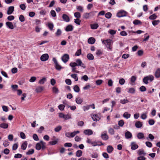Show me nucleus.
Returning a JSON list of instances; mask_svg holds the SVG:
<instances>
[{
    "mask_svg": "<svg viewBox=\"0 0 160 160\" xmlns=\"http://www.w3.org/2000/svg\"><path fill=\"white\" fill-rule=\"evenodd\" d=\"M91 28L92 29H96L98 27V25L97 24H93L91 25Z\"/></svg>",
    "mask_w": 160,
    "mask_h": 160,
    "instance_id": "33",
    "label": "nucleus"
},
{
    "mask_svg": "<svg viewBox=\"0 0 160 160\" xmlns=\"http://www.w3.org/2000/svg\"><path fill=\"white\" fill-rule=\"evenodd\" d=\"M74 16L77 18H79L81 17V15L80 12H75L74 13Z\"/></svg>",
    "mask_w": 160,
    "mask_h": 160,
    "instance_id": "37",
    "label": "nucleus"
},
{
    "mask_svg": "<svg viewBox=\"0 0 160 160\" xmlns=\"http://www.w3.org/2000/svg\"><path fill=\"white\" fill-rule=\"evenodd\" d=\"M118 125L120 127H122L124 124V122L123 120H121L118 122Z\"/></svg>",
    "mask_w": 160,
    "mask_h": 160,
    "instance_id": "57",
    "label": "nucleus"
},
{
    "mask_svg": "<svg viewBox=\"0 0 160 160\" xmlns=\"http://www.w3.org/2000/svg\"><path fill=\"white\" fill-rule=\"evenodd\" d=\"M87 58L89 60H92L94 58L93 55L91 53H89L87 54Z\"/></svg>",
    "mask_w": 160,
    "mask_h": 160,
    "instance_id": "32",
    "label": "nucleus"
},
{
    "mask_svg": "<svg viewBox=\"0 0 160 160\" xmlns=\"http://www.w3.org/2000/svg\"><path fill=\"white\" fill-rule=\"evenodd\" d=\"M83 18L85 19H89L90 17L89 13L85 12L84 13L82 16Z\"/></svg>",
    "mask_w": 160,
    "mask_h": 160,
    "instance_id": "23",
    "label": "nucleus"
},
{
    "mask_svg": "<svg viewBox=\"0 0 160 160\" xmlns=\"http://www.w3.org/2000/svg\"><path fill=\"white\" fill-rule=\"evenodd\" d=\"M45 147V143L42 141H41L39 143H37L36 146V149L38 150H40L41 148L44 149Z\"/></svg>",
    "mask_w": 160,
    "mask_h": 160,
    "instance_id": "2",
    "label": "nucleus"
},
{
    "mask_svg": "<svg viewBox=\"0 0 160 160\" xmlns=\"http://www.w3.org/2000/svg\"><path fill=\"white\" fill-rule=\"evenodd\" d=\"M101 137L103 140H108L109 138L106 132H104L102 133L101 135Z\"/></svg>",
    "mask_w": 160,
    "mask_h": 160,
    "instance_id": "8",
    "label": "nucleus"
},
{
    "mask_svg": "<svg viewBox=\"0 0 160 160\" xmlns=\"http://www.w3.org/2000/svg\"><path fill=\"white\" fill-rule=\"evenodd\" d=\"M0 127L6 129L8 127V124L7 123H3L0 124Z\"/></svg>",
    "mask_w": 160,
    "mask_h": 160,
    "instance_id": "27",
    "label": "nucleus"
},
{
    "mask_svg": "<svg viewBox=\"0 0 160 160\" xmlns=\"http://www.w3.org/2000/svg\"><path fill=\"white\" fill-rule=\"evenodd\" d=\"M65 108V106L62 104H61L59 105L58 108L61 111L64 110Z\"/></svg>",
    "mask_w": 160,
    "mask_h": 160,
    "instance_id": "56",
    "label": "nucleus"
},
{
    "mask_svg": "<svg viewBox=\"0 0 160 160\" xmlns=\"http://www.w3.org/2000/svg\"><path fill=\"white\" fill-rule=\"evenodd\" d=\"M96 41L95 39L93 37H91L88 38V43L91 44H94Z\"/></svg>",
    "mask_w": 160,
    "mask_h": 160,
    "instance_id": "14",
    "label": "nucleus"
},
{
    "mask_svg": "<svg viewBox=\"0 0 160 160\" xmlns=\"http://www.w3.org/2000/svg\"><path fill=\"white\" fill-rule=\"evenodd\" d=\"M76 63L77 66H80L83 68H86V66H85L84 63L82 62L81 60L79 59H78L76 60Z\"/></svg>",
    "mask_w": 160,
    "mask_h": 160,
    "instance_id": "5",
    "label": "nucleus"
},
{
    "mask_svg": "<svg viewBox=\"0 0 160 160\" xmlns=\"http://www.w3.org/2000/svg\"><path fill=\"white\" fill-rule=\"evenodd\" d=\"M81 54V50L80 49H78L77 51L75 53V55L79 56Z\"/></svg>",
    "mask_w": 160,
    "mask_h": 160,
    "instance_id": "51",
    "label": "nucleus"
},
{
    "mask_svg": "<svg viewBox=\"0 0 160 160\" xmlns=\"http://www.w3.org/2000/svg\"><path fill=\"white\" fill-rule=\"evenodd\" d=\"M135 89L133 88H131L129 89L128 92L131 93H134L135 92Z\"/></svg>",
    "mask_w": 160,
    "mask_h": 160,
    "instance_id": "54",
    "label": "nucleus"
},
{
    "mask_svg": "<svg viewBox=\"0 0 160 160\" xmlns=\"http://www.w3.org/2000/svg\"><path fill=\"white\" fill-rule=\"evenodd\" d=\"M79 133V131H74L73 132H72L70 133V136L71 137H73L75 136V135Z\"/></svg>",
    "mask_w": 160,
    "mask_h": 160,
    "instance_id": "36",
    "label": "nucleus"
},
{
    "mask_svg": "<svg viewBox=\"0 0 160 160\" xmlns=\"http://www.w3.org/2000/svg\"><path fill=\"white\" fill-rule=\"evenodd\" d=\"M97 12V11H92L90 12H89V14L90 17V18H92L95 15V14Z\"/></svg>",
    "mask_w": 160,
    "mask_h": 160,
    "instance_id": "38",
    "label": "nucleus"
},
{
    "mask_svg": "<svg viewBox=\"0 0 160 160\" xmlns=\"http://www.w3.org/2000/svg\"><path fill=\"white\" fill-rule=\"evenodd\" d=\"M92 119L95 121H98L100 119L99 117L96 114H93L92 116Z\"/></svg>",
    "mask_w": 160,
    "mask_h": 160,
    "instance_id": "20",
    "label": "nucleus"
},
{
    "mask_svg": "<svg viewBox=\"0 0 160 160\" xmlns=\"http://www.w3.org/2000/svg\"><path fill=\"white\" fill-rule=\"evenodd\" d=\"M6 24L9 28L11 29H12L14 28L12 22H7L6 23Z\"/></svg>",
    "mask_w": 160,
    "mask_h": 160,
    "instance_id": "15",
    "label": "nucleus"
},
{
    "mask_svg": "<svg viewBox=\"0 0 160 160\" xmlns=\"http://www.w3.org/2000/svg\"><path fill=\"white\" fill-rule=\"evenodd\" d=\"M87 142L93 146H95L98 145L96 142L92 141L91 140L88 138H87Z\"/></svg>",
    "mask_w": 160,
    "mask_h": 160,
    "instance_id": "11",
    "label": "nucleus"
},
{
    "mask_svg": "<svg viewBox=\"0 0 160 160\" xmlns=\"http://www.w3.org/2000/svg\"><path fill=\"white\" fill-rule=\"evenodd\" d=\"M14 10V7L13 6L9 7L8 9L7 14L8 15L11 14Z\"/></svg>",
    "mask_w": 160,
    "mask_h": 160,
    "instance_id": "13",
    "label": "nucleus"
},
{
    "mask_svg": "<svg viewBox=\"0 0 160 160\" xmlns=\"http://www.w3.org/2000/svg\"><path fill=\"white\" fill-rule=\"evenodd\" d=\"M155 76L156 78H159L160 77V69L158 68L155 71Z\"/></svg>",
    "mask_w": 160,
    "mask_h": 160,
    "instance_id": "17",
    "label": "nucleus"
},
{
    "mask_svg": "<svg viewBox=\"0 0 160 160\" xmlns=\"http://www.w3.org/2000/svg\"><path fill=\"white\" fill-rule=\"evenodd\" d=\"M136 79V77L135 76H132L131 78V81L132 82H134Z\"/></svg>",
    "mask_w": 160,
    "mask_h": 160,
    "instance_id": "62",
    "label": "nucleus"
},
{
    "mask_svg": "<svg viewBox=\"0 0 160 160\" xmlns=\"http://www.w3.org/2000/svg\"><path fill=\"white\" fill-rule=\"evenodd\" d=\"M137 136L139 139H142L144 138V135L142 133L139 132Z\"/></svg>",
    "mask_w": 160,
    "mask_h": 160,
    "instance_id": "29",
    "label": "nucleus"
},
{
    "mask_svg": "<svg viewBox=\"0 0 160 160\" xmlns=\"http://www.w3.org/2000/svg\"><path fill=\"white\" fill-rule=\"evenodd\" d=\"M125 80L123 78H121L119 80V83L121 85H123L125 83Z\"/></svg>",
    "mask_w": 160,
    "mask_h": 160,
    "instance_id": "60",
    "label": "nucleus"
},
{
    "mask_svg": "<svg viewBox=\"0 0 160 160\" xmlns=\"http://www.w3.org/2000/svg\"><path fill=\"white\" fill-rule=\"evenodd\" d=\"M102 43L104 44L107 48L110 50H112V47H110V45L112 43V41L110 39H108L106 40H103L102 41Z\"/></svg>",
    "mask_w": 160,
    "mask_h": 160,
    "instance_id": "1",
    "label": "nucleus"
},
{
    "mask_svg": "<svg viewBox=\"0 0 160 160\" xmlns=\"http://www.w3.org/2000/svg\"><path fill=\"white\" fill-rule=\"evenodd\" d=\"M50 13L52 17H54L56 16V13L54 10H52L51 11Z\"/></svg>",
    "mask_w": 160,
    "mask_h": 160,
    "instance_id": "52",
    "label": "nucleus"
},
{
    "mask_svg": "<svg viewBox=\"0 0 160 160\" xmlns=\"http://www.w3.org/2000/svg\"><path fill=\"white\" fill-rule=\"evenodd\" d=\"M128 102L129 101L127 99H122L120 100V102L122 104H125Z\"/></svg>",
    "mask_w": 160,
    "mask_h": 160,
    "instance_id": "44",
    "label": "nucleus"
},
{
    "mask_svg": "<svg viewBox=\"0 0 160 160\" xmlns=\"http://www.w3.org/2000/svg\"><path fill=\"white\" fill-rule=\"evenodd\" d=\"M46 81V79L45 77H43L42 79H40L38 82V83L40 84H43Z\"/></svg>",
    "mask_w": 160,
    "mask_h": 160,
    "instance_id": "28",
    "label": "nucleus"
},
{
    "mask_svg": "<svg viewBox=\"0 0 160 160\" xmlns=\"http://www.w3.org/2000/svg\"><path fill=\"white\" fill-rule=\"evenodd\" d=\"M107 150L108 153H110L113 150V148L111 146L109 145L107 147Z\"/></svg>",
    "mask_w": 160,
    "mask_h": 160,
    "instance_id": "25",
    "label": "nucleus"
},
{
    "mask_svg": "<svg viewBox=\"0 0 160 160\" xmlns=\"http://www.w3.org/2000/svg\"><path fill=\"white\" fill-rule=\"evenodd\" d=\"M142 125V124L140 121H137L135 124V126L137 128H141Z\"/></svg>",
    "mask_w": 160,
    "mask_h": 160,
    "instance_id": "18",
    "label": "nucleus"
},
{
    "mask_svg": "<svg viewBox=\"0 0 160 160\" xmlns=\"http://www.w3.org/2000/svg\"><path fill=\"white\" fill-rule=\"evenodd\" d=\"M146 158L144 156H140L137 158L138 160H145Z\"/></svg>",
    "mask_w": 160,
    "mask_h": 160,
    "instance_id": "64",
    "label": "nucleus"
},
{
    "mask_svg": "<svg viewBox=\"0 0 160 160\" xmlns=\"http://www.w3.org/2000/svg\"><path fill=\"white\" fill-rule=\"evenodd\" d=\"M160 22L159 20H154L152 22V24L154 26L158 25Z\"/></svg>",
    "mask_w": 160,
    "mask_h": 160,
    "instance_id": "49",
    "label": "nucleus"
},
{
    "mask_svg": "<svg viewBox=\"0 0 160 160\" xmlns=\"http://www.w3.org/2000/svg\"><path fill=\"white\" fill-rule=\"evenodd\" d=\"M154 76L151 75L144 77L143 79V81L145 84H148V80L152 82L154 80Z\"/></svg>",
    "mask_w": 160,
    "mask_h": 160,
    "instance_id": "3",
    "label": "nucleus"
},
{
    "mask_svg": "<svg viewBox=\"0 0 160 160\" xmlns=\"http://www.w3.org/2000/svg\"><path fill=\"white\" fill-rule=\"evenodd\" d=\"M62 18L63 20L66 22H68L70 21L69 17L66 14H63L62 15Z\"/></svg>",
    "mask_w": 160,
    "mask_h": 160,
    "instance_id": "12",
    "label": "nucleus"
},
{
    "mask_svg": "<svg viewBox=\"0 0 160 160\" xmlns=\"http://www.w3.org/2000/svg\"><path fill=\"white\" fill-rule=\"evenodd\" d=\"M34 150L33 149H31L26 153L27 155H30L32 154L34 152Z\"/></svg>",
    "mask_w": 160,
    "mask_h": 160,
    "instance_id": "45",
    "label": "nucleus"
},
{
    "mask_svg": "<svg viewBox=\"0 0 160 160\" xmlns=\"http://www.w3.org/2000/svg\"><path fill=\"white\" fill-rule=\"evenodd\" d=\"M71 77L75 79V81H77L78 80L77 75L76 74H72L71 75Z\"/></svg>",
    "mask_w": 160,
    "mask_h": 160,
    "instance_id": "41",
    "label": "nucleus"
},
{
    "mask_svg": "<svg viewBox=\"0 0 160 160\" xmlns=\"http://www.w3.org/2000/svg\"><path fill=\"white\" fill-rule=\"evenodd\" d=\"M125 138L126 139H129L132 138V133L129 131H127L125 133Z\"/></svg>",
    "mask_w": 160,
    "mask_h": 160,
    "instance_id": "16",
    "label": "nucleus"
},
{
    "mask_svg": "<svg viewBox=\"0 0 160 160\" xmlns=\"http://www.w3.org/2000/svg\"><path fill=\"white\" fill-rule=\"evenodd\" d=\"M157 17V16L155 15V14H154L151 15L149 17V18L151 20H154Z\"/></svg>",
    "mask_w": 160,
    "mask_h": 160,
    "instance_id": "46",
    "label": "nucleus"
},
{
    "mask_svg": "<svg viewBox=\"0 0 160 160\" xmlns=\"http://www.w3.org/2000/svg\"><path fill=\"white\" fill-rule=\"evenodd\" d=\"M82 152L81 150H78L76 152V156L77 157H79L82 156Z\"/></svg>",
    "mask_w": 160,
    "mask_h": 160,
    "instance_id": "31",
    "label": "nucleus"
},
{
    "mask_svg": "<svg viewBox=\"0 0 160 160\" xmlns=\"http://www.w3.org/2000/svg\"><path fill=\"white\" fill-rule=\"evenodd\" d=\"M60 118H63L65 120L71 118V116L69 114L65 115L62 113H60L59 114Z\"/></svg>",
    "mask_w": 160,
    "mask_h": 160,
    "instance_id": "4",
    "label": "nucleus"
},
{
    "mask_svg": "<svg viewBox=\"0 0 160 160\" xmlns=\"http://www.w3.org/2000/svg\"><path fill=\"white\" fill-rule=\"evenodd\" d=\"M62 128L61 126H58L55 128L54 130L56 132H58Z\"/></svg>",
    "mask_w": 160,
    "mask_h": 160,
    "instance_id": "43",
    "label": "nucleus"
},
{
    "mask_svg": "<svg viewBox=\"0 0 160 160\" xmlns=\"http://www.w3.org/2000/svg\"><path fill=\"white\" fill-rule=\"evenodd\" d=\"M131 149L132 150H135L137 149L138 146V145L136 144L135 142H132L131 143Z\"/></svg>",
    "mask_w": 160,
    "mask_h": 160,
    "instance_id": "10",
    "label": "nucleus"
},
{
    "mask_svg": "<svg viewBox=\"0 0 160 160\" xmlns=\"http://www.w3.org/2000/svg\"><path fill=\"white\" fill-rule=\"evenodd\" d=\"M75 101L78 104H80L82 102L83 99L80 97H78L76 98Z\"/></svg>",
    "mask_w": 160,
    "mask_h": 160,
    "instance_id": "22",
    "label": "nucleus"
},
{
    "mask_svg": "<svg viewBox=\"0 0 160 160\" xmlns=\"http://www.w3.org/2000/svg\"><path fill=\"white\" fill-rule=\"evenodd\" d=\"M108 132L109 133L112 135H113L114 133V131L113 129L110 128L108 130Z\"/></svg>",
    "mask_w": 160,
    "mask_h": 160,
    "instance_id": "58",
    "label": "nucleus"
},
{
    "mask_svg": "<svg viewBox=\"0 0 160 160\" xmlns=\"http://www.w3.org/2000/svg\"><path fill=\"white\" fill-rule=\"evenodd\" d=\"M76 8L78 10L81 12H82L83 11V8L81 6H78Z\"/></svg>",
    "mask_w": 160,
    "mask_h": 160,
    "instance_id": "50",
    "label": "nucleus"
},
{
    "mask_svg": "<svg viewBox=\"0 0 160 160\" xmlns=\"http://www.w3.org/2000/svg\"><path fill=\"white\" fill-rule=\"evenodd\" d=\"M138 153L139 155H145L146 154V153L144 152V151L142 149H140L138 151Z\"/></svg>",
    "mask_w": 160,
    "mask_h": 160,
    "instance_id": "26",
    "label": "nucleus"
},
{
    "mask_svg": "<svg viewBox=\"0 0 160 160\" xmlns=\"http://www.w3.org/2000/svg\"><path fill=\"white\" fill-rule=\"evenodd\" d=\"M33 139L35 141H38L39 140L38 137L37 135L36 134H34L33 136Z\"/></svg>",
    "mask_w": 160,
    "mask_h": 160,
    "instance_id": "61",
    "label": "nucleus"
},
{
    "mask_svg": "<svg viewBox=\"0 0 160 160\" xmlns=\"http://www.w3.org/2000/svg\"><path fill=\"white\" fill-rule=\"evenodd\" d=\"M55 67L56 69L58 70H60L62 68L61 66L58 64V63L55 64Z\"/></svg>",
    "mask_w": 160,
    "mask_h": 160,
    "instance_id": "40",
    "label": "nucleus"
},
{
    "mask_svg": "<svg viewBox=\"0 0 160 160\" xmlns=\"http://www.w3.org/2000/svg\"><path fill=\"white\" fill-rule=\"evenodd\" d=\"M84 133L86 135H89L92 134V131L90 129L86 130L84 131Z\"/></svg>",
    "mask_w": 160,
    "mask_h": 160,
    "instance_id": "21",
    "label": "nucleus"
},
{
    "mask_svg": "<svg viewBox=\"0 0 160 160\" xmlns=\"http://www.w3.org/2000/svg\"><path fill=\"white\" fill-rule=\"evenodd\" d=\"M43 89L44 88L42 86L38 87L36 88L35 91L37 92H40L43 91Z\"/></svg>",
    "mask_w": 160,
    "mask_h": 160,
    "instance_id": "24",
    "label": "nucleus"
},
{
    "mask_svg": "<svg viewBox=\"0 0 160 160\" xmlns=\"http://www.w3.org/2000/svg\"><path fill=\"white\" fill-rule=\"evenodd\" d=\"M19 19L22 22H24L25 20V18L23 15H21L19 16Z\"/></svg>",
    "mask_w": 160,
    "mask_h": 160,
    "instance_id": "53",
    "label": "nucleus"
},
{
    "mask_svg": "<svg viewBox=\"0 0 160 160\" xmlns=\"http://www.w3.org/2000/svg\"><path fill=\"white\" fill-rule=\"evenodd\" d=\"M73 29V26L71 25H69L67 26L65 30L67 32H69L72 31Z\"/></svg>",
    "mask_w": 160,
    "mask_h": 160,
    "instance_id": "19",
    "label": "nucleus"
},
{
    "mask_svg": "<svg viewBox=\"0 0 160 160\" xmlns=\"http://www.w3.org/2000/svg\"><path fill=\"white\" fill-rule=\"evenodd\" d=\"M69 59V56L67 54H64L62 57V60L64 63H66L67 62Z\"/></svg>",
    "mask_w": 160,
    "mask_h": 160,
    "instance_id": "6",
    "label": "nucleus"
},
{
    "mask_svg": "<svg viewBox=\"0 0 160 160\" xmlns=\"http://www.w3.org/2000/svg\"><path fill=\"white\" fill-rule=\"evenodd\" d=\"M111 16L112 14L110 12H108L105 15V17L109 19L111 18Z\"/></svg>",
    "mask_w": 160,
    "mask_h": 160,
    "instance_id": "39",
    "label": "nucleus"
},
{
    "mask_svg": "<svg viewBox=\"0 0 160 160\" xmlns=\"http://www.w3.org/2000/svg\"><path fill=\"white\" fill-rule=\"evenodd\" d=\"M133 23L135 25H138L139 24H141V22L140 21L138 20H135L133 22Z\"/></svg>",
    "mask_w": 160,
    "mask_h": 160,
    "instance_id": "42",
    "label": "nucleus"
},
{
    "mask_svg": "<svg viewBox=\"0 0 160 160\" xmlns=\"http://www.w3.org/2000/svg\"><path fill=\"white\" fill-rule=\"evenodd\" d=\"M73 89L75 92H78L80 91V88L77 85H75L73 88Z\"/></svg>",
    "mask_w": 160,
    "mask_h": 160,
    "instance_id": "34",
    "label": "nucleus"
},
{
    "mask_svg": "<svg viewBox=\"0 0 160 160\" xmlns=\"http://www.w3.org/2000/svg\"><path fill=\"white\" fill-rule=\"evenodd\" d=\"M27 146V142H24L21 145V148L23 150H25Z\"/></svg>",
    "mask_w": 160,
    "mask_h": 160,
    "instance_id": "35",
    "label": "nucleus"
},
{
    "mask_svg": "<svg viewBox=\"0 0 160 160\" xmlns=\"http://www.w3.org/2000/svg\"><path fill=\"white\" fill-rule=\"evenodd\" d=\"M103 81L102 80H98L96 81V84L98 85H100L102 82Z\"/></svg>",
    "mask_w": 160,
    "mask_h": 160,
    "instance_id": "59",
    "label": "nucleus"
},
{
    "mask_svg": "<svg viewBox=\"0 0 160 160\" xmlns=\"http://www.w3.org/2000/svg\"><path fill=\"white\" fill-rule=\"evenodd\" d=\"M48 26L49 28L51 30H52L53 29L54 26H53V25L52 23H48Z\"/></svg>",
    "mask_w": 160,
    "mask_h": 160,
    "instance_id": "63",
    "label": "nucleus"
},
{
    "mask_svg": "<svg viewBox=\"0 0 160 160\" xmlns=\"http://www.w3.org/2000/svg\"><path fill=\"white\" fill-rule=\"evenodd\" d=\"M131 114H129L128 112H125L123 114V117L126 119H128L130 118Z\"/></svg>",
    "mask_w": 160,
    "mask_h": 160,
    "instance_id": "30",
    "label": "nucleus"
},
{
    "mask_svg": "<svg viewBox=\"0 0 160 160\" xmlns=\"http://www.w3.org/2000/svg\"><path fill=\"white\" fill-rule=\"evenodd\" d=\"M126 12L124 11H120L117 13V16L119 18L125 16H126Z\"/></svg>",
    "mask_w": 160,
    "mask_h": 160,
    "instance_id": "9",
    "label": "nucleus"
},
{
    "mask_svg": "<svg viewBox=\"0 0 160 160\" xmlns=\"http://www.w3.org/2000/svg\"><path fill=\"white\" fill-rule=\"evenodd\" d=\"M62 33V31L61 30L58 29L57 30V32L55 33V34L57 36H59L61 35Z\"/></svg>",
    "mask_w": 160,
    "mask_h": 160,
    "instance_id": "47",
    "label": "nucleus"
},
{
    "mask_svg": "<svg viewBox=\"0 0 160 160\" xmlns=\"http://www.w3.org/2000/svg\"><path fill=\"white\" fill-rule=\"evenodd\" d=\"M141 117L142 119H145L147 118V113H143L141 115Z\"/></svg>",
    "mask_w": 160,
    "mask_h": 160,
    "instance_id": "48",
    "label": "nucleus"
},
{
    "mask_svg": "<svg viewBox=\"0 0 160 160\" xmlns=\"http://www.w3.org/2000/svg\"><path fill=\"white\" fill-rule=\"evenodd\" d=\"M49 58V55L48 54L46 53L42 55L40 58L41 60L42 61H45L47 60Z\"/></svg>",
    "mask_w": 160,
    "mask_h": 160,
    "instance_id": "7",
    "label": "nucleus"
},
{
    "mask_svg": "<svg viewBox=\"0 0 160 160\" xmlns=\"http://www.w3.org/2000/svg\"><path fill=\"white\" fill-rule=\"evenodd\" d=\"M36 77H32L29 79V82H33L36 80Z\"/></svg>",
    "mask_w": 160,
    "mask_h": 160,
    "instance_id": "55",
    "label": "nucleus"
}]
</instances>
